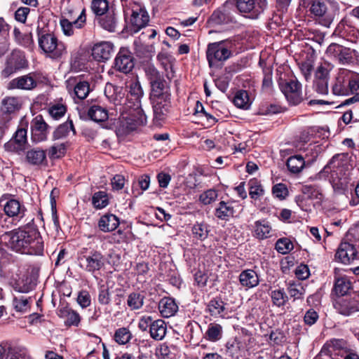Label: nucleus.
<instances>
[{"instance_id":"obj_1","label":"nucleus","mask_w":359,"mask_h":359,"mask_svg":"<svg viewBox=\"0 0 359 359\" xmlns=\"http://www.w3.org/2000/svg\"><path fill=\"white\" fill-rule=\"evenodd\" d=\"M116 95H111L110 100L114 102L116 110L119 107L118 110L121 113V122L126 130H133L137 126L146 123L147 116L142 109L140 99L143 95V90L138 81L132 82L130 84L129 93L130 97L128 98L127 102L122 107V102L124 100V93L121 88H114Z\"/></svg>"},{"instance_id":"obj_2","label":"nucleus","mask_w":359,"mask_h":359,"mask_svg":"<svg viewBox=\"0 0 359 359\" xmlns=\"http://www.w3.org/2000/svg\"><path fill=\"white\" fill-rule=\"evenodd\" d=\"M11 249L30 255H43V242L39 232L31 226H23L7 232Z\"/></svg>"},{"instance_id":"obj_3","label":"nucleus","mask_w":359,"mask_h":359,"mask_svg":"<svg viewBox=\"0 0 359 359\" xmlns=\"http://www.w3.org/2000/svg\"><path fill=\"white\" fill-rule=\"evenodd\" d=\"M349 167L348 154H338L323 168V172L330 175V182L335 191L344 192L351 184Z\"/></svg>"},{"instance_id":"obj_4","label":"nucleus","mask_w":359,"mask_h":359,"mask_svg":"<svg viewBox=\"0 0 359 359\" xmlns=\"http://www.w3.org/2000/svg\"><path fill=\"white\" fill-rule=\"evenodd\" d=\"M39 22L37 26L38 43L39 48L52 59L60 58L67 53L66 46L58 41L55 35L50 32L44 22Z\"/></svg>"},{"instance_id":"obj_5","label":"nucleus","mask_w":359,"mask_h":359,"mask_svg":"<svg viewBox=\"0 0 359 359\" xmlns=\"http://www.w3.org/2000/svg\"><path fill=\"white\" fill-rule=\"evenodd\" d=\"M304 4L309 8L310 14L316 20L323 25L329 27L335 16V10L324 0H304Z\"/></svg>"},{"instance_id":"obj_6","label":"nucleus","mask_w":359,"mask_h":359,"mask_svg":"<svg viewBox=\"0 0 359 359\" xmlns=\"http://www.w3.org/2000/svg\"><path fill=\"white\" fill-rule=\"evenodd\" d=\"M22 107V100L20 97L7 96L1 102L0 122L4 128H8L9 122Z\"/></svg>"},{"instance_id":"obj_7","label":"nucleus","mask_w":359,"mask_h":359,"mask_svg":"<svg viewBox=\"0 0 359 359\" xmlns=\"http://www.w3.org/2000/svg\"><path fill=\"white\" fill-rule=\"evenodd\" d=\"M29 123V120L26 116L21 118L13 138L4 145L6 150L13 152H20L25 150L27 143V134Z\"/></svg>"},{"instance_id":"obj_8","label":"nucleus","mask_w":359,"mask_h":359,"mask_svg":"<svg viewBox=\"0 0 359 359\" xmlns=\"http://www.w3.org/2000/svg\"><path fill=\"white\" fill-rule=\"evenodd\" d=\"M231 43L229 41H221L210 43L208 46L206 55L210 67L218 62L226 60L231 55Z\"/></svg>"},{"instance_id":"obj_9","label":"nucleus","mask_w":359,"mask_h":359,"mask_svg":"<svg viewBox=\"0 0 359 359\" xmlns=\"http://www.w3.org/2000/svg\"><path fill=\"white\" fill-rule=\"evenodd\" d=\"M66 86L69 93L79 100L85 99L90 90L89 83L77 77H69L66 81Z\"/></svg>"},{"instance_id":"obj_10","label":"nucleus","mask_w":359,"mask_h":359,"mask_svg":"<svg viewBox=\"0 0 359 359\" xmlns=\"http://www.w3.org/2000/svg\"><path fill=\"white\" fill-rule=\"evenodd\" d=\"M281 90L291 104L296 105L302 100L301 84L299 81L291 80L282 83Z\"/></svg>"},{"instance_id":"obj_11","label":"nucleus","mask_w":359,"mask_h":359,"mask_svg":"<svg viewBox=\"0 0 359 359\" xmlns=\"http://www.w3.org/2000/svg\"><path fill=\"white\" fill-rule=\"evenodd\" d=\"M48 125L41 115H37L31 121L32 139L35 142L46 140L48 133Z\"/></svg>"},{"instance_id":"obj_12","label":"nucleus","mask_w":359,"mask_h":359,"mask_svg":"<svg viewBox=\"0 0 359 359\" xmlns=\"http://www.w3.org/2000/svg\"><path fill=\"white\" fill-rule=\"evenodd\" d=\"M114 67L124 74L129 73L133 69V57L129 50L125 48L120 49L114 60Z\"/></svg>"},{"instance_id":"obj_13","label":"nucleus","mask_w":359,"mask_h":359,"mask_svg":"<svg viewBox=\"0 0 359 359\" xmlns=\"http://www.w3.org/2000/svg\"><path fill=\"white\" fill-rule=\"evenodd\" d=\"M149 21V16L144 9L139 4H134L132 8L130 22L135 32L144 27Z\"/></svg>"},{"instance_id":"obj_14","label":"nucleus","mask_w":359,"mask_h":359,"mask_svg":"<svg viewBox=\"0 0 359 359\" xmlns=\"http://www.w3.org/2000/svg\"><path fill=\"white\" fill-rule=\"evenodd\" d=\"M37 86V81L32 74L21 76L12 79L8 86V89L31 90Z\"/></svg>"},{"instance_id":"obj_15","label":"nucleus","mask_w":359,"mask_h":359,"mask_svg":"<svg viewBox=\"0 0 359 359\" xmlns=\"http://www.w3.org/2000/svg\"><path fill=\"white\" fill-rule=\"evenodd\" d=\"M85 263V270L93 273L101 269L104 265V257L101 252H91L88 255L81 259Z\"/></svg>"},{"instance_id":"obj_16","label":"nucleus","mask_w":359,"mask_h":359,"mask_svg":"<svg viewBox=\"0 0 359 359\" xmlns=\"http://www.w3.org/2000/svg\"><path fill=\"white\" fill-rule=\"evenodd\" d=\"M5 214L18 221L25 216L27 209L23 204L16 199H10L4 205Z\"/></svg>"},{"instance_id":"obj_17","label":"nucleus","mask_w":359,"mask_h":359,"mask_svg":"<svg viewBox=\"0 0 359 359\" xmlns=\"http://www.w3.org/2000/svg\"><path fill=\"white\" fill-rule=\"evenodd\" d=\"M114 51V45L109 41H101L94 45L92 55L97 61L109 60Z\"/></svg>"},{"instance_id":"obj_18","label":"nucleus","mask_w":359,"mask_h":359,"mask_svg":"<svg viewBox=\"0 0 359 359\" xmlns=\"http://www.w3.org/2000/svg\"><path fill=\"white\" fill-rule=\"evenodd\" d=\"M357 251L354 246L347 242L341 243L337 251L336 257L343 264H348L356 257Z\"/></svg>"},{"instance_id":"obj_19","label":"nucleus","mask_w":359,"mask_h":359,"mask_svg":"<svg viewBox=\"0 0 359 359\" xmlns=\"http://www.w3.org/2000/svg\"><path fill=\"white\" fill-rule=\"evenodd\" d=\"M151 100L169 99L170 94L169 88L163 78L158 79L151 83Z\"/></svg>"},{"instance_id":"obj_20","label":"nucleus","mask_w":359,"mask_h":359,"mask_svg":"<svg viewBox=\"0 0 359 359\" xmlns=\"http://www.w3.org/2000/svg\"><path fill=\"white\" fill-rule=\"evenodd\" d=\"M86 22L85 11L83 10L78 18L70 22L67 19H62L60 20V26L65 35L72 36L74 34V28L81 29Z\"/></svg>"},{"instance_id":"obj_21","label":"nucleus","mask_w":359,"mask_h":359,"mask_svg":"<svg viewBox=\"0 0 359 359\" xmlns=\"http://www.w3.org/2000/svg\"><path fill=\"white\" fill-rule=\"evenodd\" d=\"M238 280L240 285L246 290L256 287L259 282L257 273L252 269L243 271L239 275Z\"/></svg>"},{"instance_id":"obj_22","label":"nucleus","mask_w":359,"mask_h":359,"mask_svg":"<svg viewBox=\"0 0 359 359\" xmlns=\"http://www.w3.org/2000/svg\"><path fill=\"white\" fill-rule=\"evenodd\" d=\"M25 162L34 166H40L46 162V154L44 150L34 148L28 150L25 154Z\"/></svg>"},{"instance_id":"obj_23","label":"nucleus","mask_w":359,"mask_h":359,"mask_svg":"<svg viewBox=\"0 0 359 359\" xmlns=\"http://www.w3.org/2000/svg\"><path fill=\"white\" fill-rule=\"evenodd\" d=\"M153 108L154 119L156 121H161L166 117L170 105L169 99L154 100Z\"/></svg>"},{"instance_id":"obj_24","label":"nucleus","mask_w":359,"mask_h":359,"mask_svg":"<svg viewBox=\"0 0 359 359\" xmlns=\"http://www.w3.org/2000/svg\"><path fill=\"white\" fill-rule=\"evenodd\" d=\"M158 310L163 317L170 318L177 313L178 306L173 299L164 297L158 303Z\"/></svg>"},{"instance_id":"obj_25","label":"nucleus","mask_w":359,"mask_h":359,"mask_svg":"<svg viewBox=\"0 0 359 359\" xmlns=\"http://www.w3.org/2000/svg\"><path fill=\"white\" fill-rule=\"evenodd\" d=\"M118 224V218L113 214L102 215L98 222L100 229L104 232H109L115 230Z\"/></svg>"},{"instance_id":"obj_26","label":"nucleus","mask_w":359,"mask_h":359,"mask_svg":"<svg viewBox=\"0 0 359 359\" xmlns=\"http://www.w3.org/2000/svg\"><path fill=\"white\" fill-rule=\"evenodd\" d=\"M234 213L235 210L232 202L221 201L215 209V215L219 219L228 220L233 217Z\"/></svg>"},{"instance_id":"obj_27","label":"nucleus","mask_w":359,"mask_h":359,"mask_svg":"<svg viewBox=\"0 0 359 359\" xmlns=\"http://www.w3.org/2000/svg\"><path fill=\"white\" fill-rule=\"evenodd\" d=\"M166 324L163 320H153L150 325V336L154 340H162L166 334Z\"/></svg>"},{"instance_id":"obj_28","label":"nucleus","mask_w":359,"mask_h":359,"mask_svg":"<svg viewBox=\"0 0 359 359\" xmlns=\"http://www.w3.org/2000/svg\"><path fill=\"white\" fill-rule=\"evenodd\" d=\"M225 305L221 299H213L208 304V311L212 316L224 318L226 315Z\"/></svg>"},{"instance_id":"obj_29","label":"nucleus","mask_w":359,"mask_h":359,"mask_svg":"<svg viewBox=\"0 0 359 359\" xmlns=\"http://www.w3.org/2000/svg\"><path fill=\"white\" fill-rule=\"evenodd\" d=\"M88 115L95 122L105 121L109 117V113L105 108L96 104L90 107Z\"/></svg>"},{"instance_id":"obj_30","label":"nucleus","mask_w":359,"mask_h":359,"mask_svg":"<svg viewBox=\"0 0 359 359\" xmlns=\"http://www.w3.org/2000/svg\"><path fill=\"white\" fill-rule=\"evenodd\" d=\"M70 131H72L75 135L76 130L74 129L73 122L72 120H68L65 123L60 124L53 132V140H60L66 137Z\"/></svg>"},{"instance_id":"obj_31","label":"nucleus","mask_w":359,"mask_h":359,"mask_svg":"<svg viewBox=\"0 0 359 359\" xmlns=\"http://www.w3.org/2000/svg\"><path fill=\"white\" fill-rule=\"evenodd\" d=\"M332 92L336 95H346L349 93V88L346 76L343 73L340 74L336 79L332 86Z\"/></svg>"},{"instance_id":"obj_32","label":"nucleus","mask_w":359,"mask_h":359,"mask_svg":"<svg viewBox=\"0 0 359 359\" xmlns=\"http://www.w3.org/2000/svg\"><path fill=\"white\" fill-rule=\"evenodd\" d=\"M60 316L65 318V323L68 325H78L80 322L79 314L75 311L64 307L60 309Z\"/></svg>"},{"instance_id":"obj_33","label":"nucleus","mask_w":359,"mask_h":359,"mask_svg":"<svg viewBox=\"0 0 359 359\" xmlns=\"http://www.w3.org/2000/svg\"><path fill=\"white\" fill-rule=\"evenodd\" d=\"M272 229L264 220L255 222V233L259 239H265L271 236Z\"/></svg>"},{"instance_id":"obj_34","label":"nucleus","mask_w":359,"mask_h":359,"mask_svg":"<svg viewBox=\"0 0 359 359\" xmlns=\"http://www.w3.org/2000/svg\"><path fill=\"white\" fill-rule=\"evenodd\" d=\"M287 292L291 297L294 299H302L305 292V289L300 280H292L287 283Z\"/></svg>"},{"instance_id":"obj_35","label":"nucleus","mask_w":359,"mask_h":359,"mask_svg":"<svg viewBox=\"0 0 359 359\" xmlns=\"http://www.w3.org/2000/svg\"><path fill=\"white\" fill-rule=\"evenodd\" d=\"M191 232L194 238L199 241H204L208 238L210 229L207 224L196 222L192 226Z\"/></svg>"},{"instance_id":"obj_36","label":"nucleus","mask_w":359,"mask_h":359,"mask_svg":"<svg viewBox=\"0 0 359 359\" xmlns=\"http://www.w3.org/2000/svg\"><path fill=\"white\" fill-rule=\"evenodd\" d=\"M305 161L300 155L290 156L287 161V166L289 170L293 173L299 172L304 167Z\"/></svg>"},{"instance_id":"obj_37","label":"nucleus","mask_w":359,"mask_h":359,"mask_svg":"<svg viewBox=\"0 0 359 359\" xmlns=\"http://www.w3.org/2000/svg\"><path fill=\"white\" fill-rule=\"evenodd\" d=\"M205 334L209 341H217L222 337V327L219 324L210 323Z\"/></svg>"},{"instance_id":"obj_38","label":"nucleus","mask_w":359,"mask_h":359,"mask_svg":"<svg viewBox=\"0 0 359 359\" xmlns=\"http://www.w3.org/2000/svg\"><path fill=\"white\" fill-rule=\"evenodd\" d=\"M132 338L130 331L126 327H121L115 331L114 339L121 345L126 344Z\"/></svg>"},{"instance_id":"obj_39","label":"nucleus","mask_w":359,"mask_h":359,"mask_svg":"<svg viewBox=\"0 0 359 359\" xmlns=\"http://www.w3.org/2000/svg\"><path fill=\"white\" fill-rule=\"evenodd\" d=\"M98 22L100 26L109 32H114L116 28V20L114 14H107L105 15H100L97 18Z\"/></svg>"},{"instance_id":"obj_40","label":"nucleus","mask_w":359,"mask_h":359,"mask_svg":"<svg viewBox=\"0 0 359 359\" xmlns=\"http://www.w3.org/2000/svg\"><path fill=\"white\" fill-rule=\"evenodd\" d=\"M351 288V282L345 277L337 279L334 285V291L337 295H345Z\"/></svg>"},{"instance_id":"obj_41","label":"nucleus","mask_w":359,"mask_h":359,"mask_svg":"<svg viewBox=\"0 0 359 359\" xmlns=\"http://www.w3.org/2000/svg\"><path fill=\"white\" fill-rule=\"evenodd\" d=\"M270 296L273 304L278 307L284 306L288 299V297L283 290H272Z\"/></svg>"},{"instance_id":"obj_42","label":"nucleus","mask_w":359,"mask_h":359,"mask_svg":"<svg viewBox=\"0 0 359 359\" xmlns=\"http://www.w3.org/2000/svg\"><path fill=\"white\" fill-rule=\"evenodd\" d=\"M49 115L55 120H59L65 116L67 107L62 104H54L50 105L48 109Z\"/></svg>"},{"instance_id":"obj_43","label":"nucleus","mask_w":359,"mask_h":359,"mask_svg":"<svg viewBox=\"0 0 359 359\" xmlns=\"http://www.w3.org/2000/svg\"><path fill=\"white\" fill-rule=\"evenodd\" d=\"M249 194L253 199H257L264 194V189L256 179L250 180L249 183Z\"/></svg>"},{"instance_id":"obj_44","label":"nucleus","mask_w":359,"mask_h":359,"mask_svg":"<svg viewBox=\"0 0 359 359\" xmlns=\"http://www.w3.org/2000/svg\"><path fill=\"white\" fill-rule=\"evenodd\" d=\"M92 203L95 208L101 209L108 205V197L104 191H98L94 194Z\"/></svg>"},{"instance_id":"obj_45","label":"nucleus","mask_w":359,"mask_h":359,"mask_svg":"<svg viewBox=\"0 0 359 359\" xmlns=\"http://www.w3.org/2000/svg\"><path fill=\"white\" fill-rule=\"evenodd\" d=\"M331 69L332 66L329 63L324 62L320 64L316 69L315 73V79L328 81L329 74Z\"/></svg>"},{"instance_id":"obj_46","label":"nucleus","mask_w":359,"mask_h":359,"mask_svg":"<svg viewBox=\"0 0 359 359\" xmlns=\"http://www.w3.org/2000/svg\"><path fill=\"white\" fill-rule=\"evenodd\" d=\"M144 302V297L139 293L130 294L127 300V304L131 310L140 309Z\"/></svg>"},{"instance_id":"obj_47","label":"nucleus","mask_w":359,"mask_h":359,"mask_svg":"<svg viewBox=\"0 0 359 359\" xmlns=\"http://www.w3.org/2000/svg\"><path fill=\"white\" fill-rule=\"evenodd\" d=\"M6 359H29V355L25 348H12L6 352Z\"/></svg>"},{"instance_id":"obj_48","label":"nucleus","mask_w":359,"mask_h":359,"mask_svg":"<svg viewBox=\"0 0 359 359\" xmlns=\"http://www.w3.org/2000/svg\"><path fill=\"white\" fill-rule=\"evenodd\" d=\"M226 352L229 356L238 359L241 356L240 343L236 340L228 341L226 344Z\"/></svg>"},{"instance_id":"obj_49","label":"nucleus","mask_w":359,"mask_h":359,"mask_svg":"<svg viewBox=\"0 0 359 359\" xmlns=\"http://www.w3.org/2000/svg\"><path fill=\"white\" fill-rule=\"evenodd\" d=\"M144 70L150 83L163 78L159 72L152 64L148 63L144 65Z\"/></svg>"},{"instance_id":"obj_50","label":"nucleus","mask_w":359,"mask_h":359,"mask_svg":"<svg viewBox=\"0 0 359 359\" xmlns=\"http://www.w3.org/2000/svg\"><path fill=\"white\" fill-rule=\"evenodd\" d=\"M233 103L238 108H247L249 105L248 93L245 90L237 92L233 98Z\"/></svg>"},{"instance_id":"obj_51","label":"nucleus","mask_w":359,"mask_h":359,"mask_svg":"<svg viewBox=\"0 0 359 359\" xmlns=\"http://www.w3.org/2000/svg\"><path fill=\"white\" fill-rule=\"evenodd\" d=\"M276 249L279 253L285 255L293 249V244L287 238H280L276 243Z\"/></svg>"},{"instance_id":"obj_52","label":"nucleus","mask_w":359,"mask_h":359,"mask_svg":"<svg viewBox=\"0 0 359 359\" xmlns=\"http://www.w3.org/2000/svg\"><path fill=\"white\" fill-rule=\"evenodd\" d=\"M109 4L107 0H93L91 8L97 15H102L108 10Z\"/></svg>"},{"instance_id":"obj_53","label":"nucleus","mask_w":359,"mask_h":359,"mask_svg":"<svg viewBox=\"0 0 359 359\" xmlns=\"http://www.w3.org/2000/svg\"><path fill=\"white\" fill-rule=\"evenodd\" d=\"M217 198V191L210 189L203 192L199 196V201L204 205H209L214 202Z\"/></svg>"},{"instance_id":"obj_54","label":"nucleus","mask_w":359,"mask_h":359,"mask_svg":"<svg viewBox=\"0 0 359 359\" xmlns=\"http://www.w3.org/2000/svg\"><path fill=\"white\" fill-rule=\"evenodd\" d=\"M13 304L17 311L22 313L27 312L29 308V299L24 297H15L13 301Z\"/></svg>"},{"instance_id":"obj_55","label":"nucleus","mask_w":359,"mask_h":359,"mask_svg":"<svg viewBox=\"0 0 359 359\" xmlns=\"http://www.w3.org/2000/svg\"><path fill=\"white\" fill-rule=\"evenodd\" d=\"M65 145L64 144H55L48 149V156L50 158H60L65 154Z\"/></svg>"},{"instance_id":"obj_56","label":"nucleus","mask_w":359,"mask_h":359,"mask_svg":"<svg viewBox=\"0 0 359 359\" xmlns=\"http://www.w3.org/2000/svg\"><path fill=\"white\" fill-rule=\"evenodd\" d=\"M272 192L275 197L280 200L285 199L288 195V190L286 185L281 183L274 185L272 189Z\"/></svg>"},{"instance_id":"obj_57","label":"nucleus","mask_w":359,"mask_h":359,"mask_svg":"<svg viewBox=\"0 0 359 359\" xmlns=\"http://www.w3.org/2000/svg\"><path fill=\"white\" fill-rule=\"evenodd\" d=\"M98 302L100 304L107 305L111 302L109 288L105 285H101L99 289Z\"/></svg>"},{"instance_id":"obj_58","label":"nucleus","mask_w":359,"mask_h":359,"mask_svg":"<svg viewBox=\"0 0 359 359\" xmlns=\"http://www.w3.org/2000/svg\"><path fill=\"white\" fill-rule=\"evenodd\" d=\"M11 60L14 61V65L19 69L24 68L26 66V60L24 55L19 52H13L9 58Z\"/></svg>"},{"instance_id":"obj_59","label":"nucleus","mask_w":359,"mask_h":359,"mask_svg":"<svg viewBox=\"0 0 359 359\" xmlns=\"http://www.w3.org/2000/svg\"><path fill=\"white\" fill-rule=\"evenodd\" d=\"M337 309L339 312L344 316H349L356 309L353 306L349 305V302L346 300H342L337 303Z\"/></svg>"},{"instance_id":"obj_60","label":"nucleus","mask_w":359,"mask_h":359,"mask_svg":"<svg viewBox=\"0 0 359 359\" xmlns=\"http://www.w3.org/2000/svg\"><path fill=\"white\" fill-rule=\"evenodd\" d=\"M319 316L313 309H309L304 316V321L306 325L311 326L318 320Z\"/></svg>"},{"instance_id":"obj_61","label":"nucleus","mask_w":359,"mask_h":359,"mask_svg":"<svg viewBox=\"0 0 359 359\" xmlns=\"http://www.w3.org/2000/svg\"><path fill=\"white\" fill-rule=\"evenodd\" d=\"M342 51H344V47L337 43H332L327 47L326 53L330 57L336 59L337 56L343 53Z\"/></svg>"},{"instance_id":"obj_62","label":"nucleus","mask_w":359,"mask_h":359,"mask_svg":"<svg viewBox=\"0 0 359 359\" xmlns=\"http://www.w3.org/2000/svg\"><path fill=\"white\" fill-rule=\"evenodd\" d=\"M77 302L82 308L90 306L91 299L88 292L83 290L79 293Z\"/></svg>"},{"instance_id":"obj_63","label":"nucleus","mask_w":359,"mask_h":359,"mask_svg":"<svg viewBox=\"0 0 359 359\" xmlns=\"http://www.w3.org/2000/svg\"><path fill=\"white\" fill-rule=\"evenodd\" d=\"M30 9L27 7H20L15 13V18L18 22L25 23Z\"/></svg>"},{"instance_id":"obj_64","label":"nucleus","mask_w":359,"mask_h":359,"mask_svg":"<svg viewBox=\"0 0 359 359\" xmlns=\"http://www.w3.org/2000/svg\"><path fill=\"white\" fill-rule=\"evenodd\" d=\"M295 275L299 280H305L309 276V267L305 264H301L295 269Z\"/></svg>"}]
</instances>
